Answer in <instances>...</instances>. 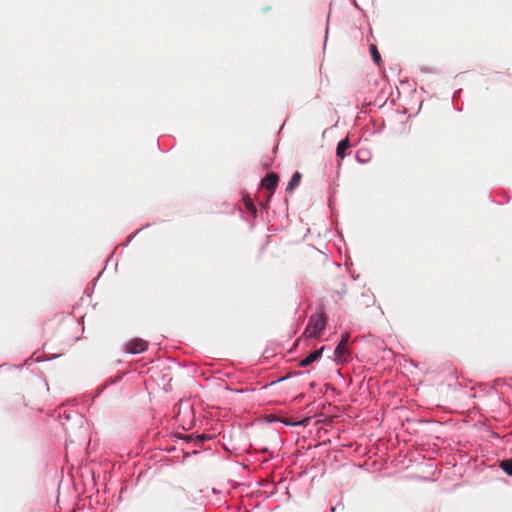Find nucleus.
I'll use <instances>...</instances> for the list:
<instances>
[{
	"label": "nucleus",
	"instance_id": "nucleus-1",
	"mask_svg": "<svg viewBox=\"0 0 512 512\" xmlns=\"http://www.w3.org/2000/svg\"><path fill=\"white\" fill-rule=\"evenodd\" d=\"M326 324L327 315L324 310V305L319 303L316 307V311L310 315L307 326L302 335L297 339V343H299L302 338H320L321 333L326 327Z\"/></svg>",
	"mask_w": 512,
	"mask_h": 512
},
{
	"label": "nucleus",
	"instance_id": "nucleus-2",
	"mask_svg": "<svg viewBox=\"0 0 512 512\" xmlns=\"http://www.w3.org/2000/svg\"><path fill=\"white\" fill-rule=\"evenodd\" d=\"M350 339V334L345 332L341 334V340L336 345L334 350V361L337 364H342L348 361L350 357V352L347 349V345Z\"/></svg>",
	"mask_w": 512,
	"mask_h": 512
},
{
	"label": "nucleus",
	"instance_id": "nucleus-3",
	"mask_svg": "<svg viewBox=\"0 0 512 512\" xmlns=\"http://www.w3.org/2000/svg\"><path fill=\"white\" fill-rule=\"evenodd\" d=\"M148 347V342L141 338H133L124 344V351L128 354H139Z\"/></svg>",
	"mask_w": 512,
	"mask_h": 512
},
{
	"label": "nucleus",
	"instance_id": "nucleus-4",
	"mask_svg": "<svg viewBox=\"0 0 512 512\" xmlns=\"http://www.w3.org/2000/svg\"><path fill=\"white\" fill-rule=\"evenodd\" d=\"M279 181V177L276 173L271 172L268 173L265 178L261 181V186L269 191V195L267 196V201L272 197L274 190L277 187Z\"/></svg>",
	"mask_w": 512,
	"mask_h": 512
},
{
	"label": "nucleus",
	"instance_id": "nucleus-5",
	"mask_svg": "<svg viewBox=\"0 0 512 512\" xmlns=\"http://www.w3.org/2000/svg\"><path fill=\"white\" fill-rule=\"evenodd\" d=\"M325 348L326 346H321L319 349L312 351L308 356L301 359L298 365L300 367H307L311 365L313 362L319 360L322 357Z\"/></svg>",
	"mask_w": 512,
	"mask_h": 512
},
{
	"label": "nucleus",
	"instance_id": "nucleus-6",
	"mask_svg": "<svg viewBox=\"0 0 512 512\" xmlns=\"http://www.w3.org/2000/svg\"><path fill=\"white\" fill-rule=\"evenodd\" d=\"M375 295L372 290H364L358 298L359 305L363 307H370L375 303Z\"/></svg>",
	"mask_w": 512,
	"mask_h": 512
},
{
	"label": "nucleus",
	"instance_id": "nucleus-7",
	"mask_svg": "<svg viewBox=\"0 0 512 512\" xmlns=\"http://www.w3.org/2000/svg\"><path fill=\"white\" fill-rule=\"evenodd\" d=\"M350 147V142H349V139L348 137H346L345 139L341 140L338 145H337V149H336V155L340 158H344L345 156V152L346 150Z\"/></svg>",
	"mask_w": 512,
	"mask_h": 512
},
{
	"label": "nucleus",
	"instance_id": "nucleus-8",
	"mask_svg": "<svg viewBox=\"0 0 512 512\" xmlns=\"http://www.w3.org/2000/svg\"><path fill=\"white\" fill-rule=\"evenodd\" d=\"M301 178H302L301 173L298 171L295 172L293 174L290 182L288 183L287 191L292 192L300 184Z\"/></svg>",
	"mask_w": 512,
	"mask_h": 512
},
{
	"label": "nucleus",
	"instance_id": "nucleus-9",
	"mask_svg": "<svg viewBox=\"0 0 512 512\" xmlns=\"http://www.w3.org/2000/svg\"><path fill=\"white\" fill-rule=\"evenodd\" d=\"M499 467L509 476L512 477V458L504 459L500 462Z\"/></svg>",
	"mask_w": 512,
	"mask_h": 512
},
{
	"label": "nucleus",
	"instance_id": "nucleus-10",
	"mask_svg": "<svg viewBox=\"0 0 512 512\" xmlns=\"http://www.w3.org/2000/svg\"><path fill=\"white\" fill-rule=\"evenodd\" d=\"M243 201H244L245 208H246V209H247V210H248V211H249L253 216H255V215H256V212H257V210H256V207H255V205H254V203H253L252 199H251L250 197H248V196H247V197H244Z\"/></svg>",
	"mask_w": 512,
	"mask_h": 512
},
{
	"label": "nucleus",
	"instance_id": "nucleus-11",
	"mask_svg": "<svg viewBox=\"0 0 512 512\" xmlns=\"http://www.w3.org/2000/svg\"><path fill=\"white\" fill-rule=\"evenodd\" d=\"M370 52H371V56L373 58V61L377 65H379L381 63V56H380V53L378 52V49H377L376 45H374V44L370 45Z\"/></svg>",
	"mask_w": 512,
	"mask_h": 512
},
{
	"label": "nucleus",
	"instance_id": "nucleus-12",
	"mask_svg": "<svg viewBox=\"0 0 512 512\" xmlns=\"http://www.w3.org/2000/svg\"><path fill=\"white\" fill-rule=\"evenodd\" d=\"M303 374H304L303 371H293V372L288 373L286 376H283V377L279 378L278 380L271 382L270 385H273V384H275L277 382L285 381V380L290 379L292 377H297V376H300V375H303Z\"/></svg>",
	"mask_w": 512,
	"mask_h": 512
},
{
	"label": "nucleus",
	"instance_id": "nucleus-13",
	"mask_svg": "<svg viewBox=\"0 0 512 512\" xmlns=\"http://www.w3.org/2000/svg\"><path fill=\"white\" fill-rule=\"evenodd\" d=\"M175 437L177 439H180V440H183L187 443H190L192 441H194V433H191V434H182V433H178L175 435Z\"/></svg>",
	"mask_w": 512,
	"mask_h": 512
},
{
	"label": "nucleus",
	"instance_id": "nucleus-14",
	"mask_svg": "<svg viewBox=\"0 0 512 512\" xmlns=\"http://www.w3.org/2000/svg\"><path fill=\"white\" fill-rule=\"evenodd\" d=\"M211 439V436L210 435H207V434H204V433H201V434H194V441L197 442V443H203L207 440H210Z\"/></svg>",
	"mask_w": 512,
	"mask_h": 512
},
{
	"label": "nucleus",
	"instance_id": "nucleus-15",
	"mask_svg": "<svg viewBox=\"0 0 512 512\" xmlns=\"http://www.w3.org/2000/svg\"><path fill=\"white\" fill-rule=\"evenodd\" d=\"M508 386V387H512V385L510 383L507 382V380L505 379H502V378H498V379H495L494 380V386L495 387H499V386Z\"/></svg>",
	"mask_w": 512,
	"mask_h": 512
},
{
	"label": "nucleus",
	"instance_id": "nucleus-16",
	"mask_svg": "<svg viewBox=\"0 0 512 512\" xmlns=\"http://www.w3.org/2000/svg\"><path fill=\"white\" fill-rule=\"evenodd\" d=\"M63 416H64V418H65L66 420H69V419H70V417H71V416H70V414H68V413H66V412H64Z\"/></svg>",
	"mask_w": 512,
	"mask_h": 512
},
{
	"label": "nucleus",
	"instance_id": "nucleus-17",
	"mask_svg": "<svg viewBox=\"0 0 512 512\" xmlns=\"http://www.w3.org/2000/svg\"><path fill=\"white\" fill-rule=\"evenodd\" d=\"M106 385L99 388L98 394H100L103 390H105Z\"/></svg>",
	"mask_w": 512,
	"mask_h": 512
},
{
	"label": "nucleus",
	"instance_id": "nucleus-18",
	"mask_svg": "<svg viewBox=\"0 0 512 512\" xmlns=\"http://www.w3.org/2000/svg\"><path fill=\"white\" fill-rule=\"evenodd\" d=\"M211 492L214 493V494H217V493H219V490H217L216 488H212Z\"/></svg>",
	"mask_w": 512,
	"mask_h": 512
},
{
	"label": "nucleus",
	"instance_id": "nucleus-19",
	"mask_svg": "<svg viewBox=\"0 0 512 512\" xmlns=\"http://www.w3.org/2000/svg\"><path fill=\"white\" fill-rule=\"evenodd\" d=\"M119 379H121V377H119V378H117V379H114V380H111V381H110V384H114V383H116Z\"/></svg>",
	"mask_w": 512,
	"mask_h": 512
},
{
	"label": "nucleus",
	"instance_id": "nucleus-20",
	"mask_svg": "<svg viewBox=\"0 0 512 512\" xmlns=\"http://www.w3.org/2000/svg\"><path fill=\"white\" fill-rule=\"evenodd\" d=\"M89 291H91V292H92L93 290H84V292H85V293H87V297H90V296H91V295H90V293H88Z\"/></svg>",
	"mask_w": 512,
	"mask_h": 512
},
{
	"label": "nucleus",
	"instance_id": "nucleus-21",
	"mask_svg": "<svg viewBox=\"0 0 512 512\" xmlns=\"http://www.w3.org/2000/svg\"><path fill=\"white\" fill-rule=\"evenodd\" d=\"M264 355H267V357H269V355H271V352H268V350H265Z\"/></svg>",
	"mask_w": 512,
	"mask_h": 512
},
{
	"label": "nucleus",
	"instance_id": "nucleus-22",
	"mask_svg": "<svg viewBox=\"0 0 512 512\" xmlns=\"http://www.w3.org/2000/svg\"><path fill=\"white\" fill-rule=\"evenodd\" d=\"M264 355H267V357H269V355H271V352H268V350H265Z\"/></svg>",
	"mask_w": 512,
	"mask_h": 512
}]
</instances>
